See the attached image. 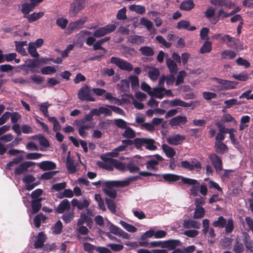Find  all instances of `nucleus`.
I'll list each match as a JSON object with an SVG mask.
<instances>
[{
  "label": "nucleus",
  "mask_w": 253,
  "mask_h": 253,
  "mask_svg": "<svg viewBox=\"0 0 253 253\" xmlns=\"http://www.w3.org/2000/svg\"><path fill=\"white\" fill-rule=\"evenodd\" d=\"M156 142L154 139L150 138L145 137L144 146L146 149L150 151H155L157 147L155 145Z\"/></svg>",
  "instance_id": "obj_33"
},
{
  "label": "nucleus",
  "mask_w": 253,
  "mask_h": 253,
  "mask_svg": "<svg viewBox=\"0 0 253 253\" xmlns=\"http://www.w3.org/2000/svg\"><path fill=\"white\" fill-rule=\"evenodd\" d=\"M31 138L33 140L38 139L40 144L45 148H47L50 146L48 139L42 134H36L32 136Z\"/></svg>",
  "instance_id": "obj_21"
},
{
  "label": "nucleus",
  "mask_w": 253,
  "mask_h": 253,
  "mask_svg": "<svg viewBox=\"0 0 253 253\" xmlns=\"http://www.w3.org/2000/svg\"><path fill=\"white\" fill-rule=\"evenodd\" d=\"M166 63L170 73L171 74H176L178 71V68L177 64L174 60L170 58H167L166 59Z\"/></svg>",
  "instance_id": "obj_30"
},
{
  "label": "nucleus",
  "mask_w": 253,
  "mask_h": 253,
  "mask_svg": "<svg viewBox=\"0 0 253 253\" xmlns=\"http://www.w3.org/2000/svg\"><path fill=\"white\" fill-rule=\"evenodd\" d=\"M170 104L171 106H181L183 107H189L192 106L193 102L190 103L184 102L180 99H174L170 101Z\"/></svg>",
  "instance_id": "obj_25"
},
{
  "label": "nucleus",
  "mask_w": 253,
  "mask_h": 253,
  "mask_svg": "<svg viewBox=\"0 0 253 253\" xmlns=\"http://www.w3.org/2000/svg\"><path fill=\"white\" fill-rule=\"evenodd\" d=\"M126 8L124 7L120 9L116 15L117 18L120 20H125L127 19V16L126 14Z\"/></svg>",
  "instance_id": "obj_62"
},
{
  "label": "nucleus",
  "mask_w": 253,
  "mask_h": 253,
  "mask_svg": "<svg viewBox=\"0 0 253 253\" xmlns=\"http://www.w3.org/2000/svg\"><path fill=\"white\" fill-rule=\"evenodd\" d=\"M127 42L133 44L139 45L144 42V39L139 35L129 36L127 38Z\"/></svg>",
  "instance_id": "obj_29"
},
{
  "label": "nucleus",
  "mask_w": 253,
  "mask_h": 253,
  "mask_svg": "<svg viewBox=\"0 0 253 253\" xmlns=\"http://www.w3.org/2000/svg\"><path fill=\"white\" fill-rule=\"evenodd\" d=\"M152 157V158L147 160L146 168L148 169L157 171L158 170V168L156 166L159 165V162L163 161L164 159L159 154H156Z\"/></svg>",
  "instance_id": "obj_8"
},
{
  "label": "nucleus",
  "mask_w": 253,
  "mask_h": 253,
  "mask_svg": "<svg viewBox=\"0 0 253 253\" xmlns=\"http://www.w3.org/2000/svg\"><path fill=\"white\" fill-rule=\"evenodd\" d=\"M118 86L121 92H128L129 90V81L126 79L122 80L118 84Z\"/></svg>",
  "instance_id": "obj_37"
},
{
  "label": "nucleus",
  "mask_w": 253,
  "mask_h": 253,
  "mask_svg": "<svg viewBox=\"0 0 253 253\" xmlns=\"http://www.w3.org/2000/svg\"><path fill=\"white\" fill-rule=\"evenodd\" d=\"M130 182V179L124 181H109L105 183L106 188L103 189L105 194L109 197L115 199L117 196V191L113 189L112 188L124 187L128 186Z\"/></svg>",
  "instance_id": "obj_1"
},
{
  "label": "nucleus",
  "mask_w": 253,
  "mask_h": 253,
  "mask_svg": "<svg viewBox=\"0 0 253 253\" xmlns=\"http://www.w3.org/2000/svg\"><path fill=\"white\" fill-rule=\"evenodd\" d=\"M102 160L104 161V162H97V165L101 168L104 169H105L112 171L114 169V164H113V158H105L104 157L102 158Z\"/></svg>",
  "instance_id": "obj_13"
},
{
  "label": "nucleus",
  "mask_w": 253,
  "mask_h": 253,
  "mask_svg": "<svg viewBox=\"0 0 253 253\" xmlns=\"http://www.w3.org/2000/svg\"><path fill=\"white\" fill-rule=\"evenodd\" d=\"M116 28V26L114 24L106 25L104 27H100L96 29L93 33V36L97 38H100L107 34L113 32Z\"/></svg>",
  "instance_id": "obj_7"
},
{
  "label": "nucleus",
  "mask_w": 253,
  "mask_h": 253,
  "mask_svg": "<svg viewBox=\"0 0 253 253\" xmlns=\"http://www.w3.org/2000/svg\"><path fill=\"white\" fill-rule=\"evenodd\" d=\"M122 136L126 139H132L136 136V134L135 132L131 127L127 126L125 128Z\"/></svg>",
  "instance_id": "obj_45"
},
{
  "label": "nucleus",
  "mask_w": 253,
  "mask_h": 253,
  "mask_svg": "<svg viewBox=\"0 0 253 253\" xmlns=\"http://www.w3.org/2000/svg\"><path fill=\"white\" fill-rule=\"evenodd\" d=\"M160 75V72L158 68L154 67H149L148 75L152 81H156L158 79Z\"/></svg>",
  "instance_id": "obj_27"
},
{
  "label": "nucleus",
  "mask_w": 253,
  "mask_h": 253,
  "mask_svg": "<svg viewBox=\"0 0 253 253\" xmlns=\"http://www.w3.org/2000/svg\"><path fill=\"white\" fill-rule=\"evenodd\" d=\"M35 8V5L33 3H24L22 5L21 12L24 15H29L28 14Z\"/></svg>",
  "instance_id": "obj_41"
},
{
  "label": "nucleus",
  "mask_w": 253,
  "mask_h": 253,
  "mask_svg": "<svg viewBox=\"0 0 253 253\" xmlns=\"http://www.w3.org/2000/svg\"><path fill=\"white\" fill-rule=\"evenodd\" d=\"M35 163L31 161H26L20 164L18 167H17L14 171V174L17 175H21L23 173L24 171H26L28 168L34 166Z\"/></svg>",
  "instance_id": "obj_11"
},
{
  "label": "nucleus",
  "mask_w": 253,
  "mask_h": 253,
  "mask_svg": "<svg viewBox=\"0 0 253 253\" xmlns=\"http://www.w3.org/2000/svg\"><path fill=\"white\" fill-rule=\"evenodd\" d=\"M221 55L222 58L228 57L229 59H232L236 56L235 52L231 50H225L221 52Z\"/></svg>",
  "instance_id": "obj_54"
},
{
  "label": "nucleus",
  "mask_w": 253,
  "mask_h": 253,
  "mask_svg": "<svg viewBox=\"0 0 253 253\" xmlns=\"http://www.w3.org/2000/svg\"><path fill=\"white\" fill-rule=\"evenodd\" d=\"M214 147L216 152L220 154H223L228 151V147L223 142L215 143Z\"/></svg>",
  "instance_id": "obj_40"
},
{
  "label": "nucleus",
  "mask_w": 253,
  "mask_h": 253,
  "mask_svg": "<svg viewBox=\"0 0 253 253\" xmlns=\"http://www.w3.org/2000/svg\"><path fill=\"white\" fill-rule=\"evenodd\" d=\"M243 242L247 249L250 250L251 252H253V241L251 240V237L249 235L245 236L243 239Z\"/></svg>",
  "instance_id": "obj_53"
},
{
  "label": "nucleus",
  "mask_w": 253,
  "mask_h": 253,
  "mask_svg": "<svg viewBox=\"0 0 253 253\" xmlns=\"http://www.w3.org/2000/svg\"><path fill=\"white\" fill-rule=\"evenodd\" d=\"M74 217V213L73 211H66L64 213L62 216V220L66 223L70 222Z\"/></svg>",
  "instance_id": "obj_56"
},
{
  "label": "nucleus",
  "mask_w": 253,
  "mask_h": 253,
  "mask_svg": "<svg viewBox=\"0 0 253 253\" xmlns=\"http://www.w3.org/2000/svg\"><path fill=\"white\" fill-rule=\"evenodd\" d=\"M190 179L193 180L195 181L193 184H188V185H191V187L190 189V194L191 195L193 196H197L198 194V191L199 190L200 187V183L196 179L190 178Z\"/></svg>",
  "instance_id": "obj_35"
},
{
  "label": "nucleus",
  "mask_w": 253,
  "mask_h": 253,
  "mask_svg": "<svg viewBox=\"0 0 253 253\" xmlns=\"http://www.w3.org/2000/svg\"><path fill=\"white\" fill-rule=\"evenodd\" d=\"M78 97L81 101H95V98L91 96L89 88L86 84H84L79 89L78 92Z\"/></svg>",
  "instance_id": "obj_5"
},
{
  "label": "nucleus",
  "mask_w": 253,
  "mask_h": 253,
  "mask_svg": "<svg viewBox=\"0 0 253 253\" xmlns=\"http://www.w3.org/2000/svg\"><path fill=\"white\" fill-rule=\"evenodd\" d=\"M110 63L114 64L122 70L130 72L133 70V66L126 60L117 57H112Z\"/></svg>",
  "instance_id": "obj_4"
},
{
  "label": "nucleus",
  "mask_w": 253,
  "mask_h": 253,
  "mask_svg": "<svg viewBox=\"0 0 253 253\" xmlns=\"http://www.w3.org/2000/svg\"><path fill=\"white\" fill-rule=\"evenodd\" d=\"M233 239L229 237H224L220 240L221 246L224 249H230L232 245Z\"/></svg>",
  "instance_id": "obj_51"
},
{
  "label": "nucleus",
  "mask_w": 253,
  "mask_h": 253,
  "mask_svg": "<svg viewBox=\"0 0 253 253\" xmlns=\"http://www.w3.org/2000/svg\"><path fill=\"white\" fill-rule=\"evenodd\" d=\"M165 90V87H155L153 88L152 92L150 96H155L159 99H162L164 96V91Z\"/></svg>",
  "instance_id": "obj_42"
},
{
  "label": "nucleus",
  "mask_w": 253,
  "mask_h": 253,
  "mask_svg": "<svg viewBox=\"0 0 253 253\" xmlns=\"http://www.w3.org/2000/svg\"><path fill=\"white\" fill-rule=\"evenodd\" d=\"M106 204L107 205L108 209L113 213H115L116 211V204L112 199L106 198L105 199Z\"/></svg>",
  "instance_id": "obj_52"
},
{
  "label": "nucleus",
  "mask_w": 253,
  "mask_h": 253,
  "mask_svg": "<svg viewBox=\"0 0 253 253\" xmlns=\"http://www.w3.org/2000/svg\"><path fill=\"white\" fill-rule=\"evenodd\" d=\"M45 240V235L43 232H40L38 235L36 241L34 244V248L39 249L44 245Z\"/></svg>",
  "instance_id": "obj_22"
},
{
  "label": "nucleus",
  "mask_w": 253,
  "mask_h": 253,
  "mask_svg": "<svg viewBox=\"0 0 253 253\" xmlns=\"http://www.w3.org/2000/svg\"><path fill=\"white\" fill-rule=\"evenodd\" d=\"M180 242L178 240H169L164 241L162 245L164 248H168L169 250H173L177 246L180 245Z\"/></svg>",
  "instance_id": "obj_18"
},
{
  "label": "nucleus",
  "mask_w": 253,
  "mask_h": 253,
  "mask_svg": "<svg viewBox=\"0 0 253 253\" xmlns=\"http://www.w3.org/2000/svg\"><path fill=\"white\" fill-rule=\"evenodd\" d=\"M140 176H145V177L150 176H155L160 177L159 179H157V181H161V182L163 181V179L161 177L160 174H156V173H152V172L146 171H139L138 175L131 176L128 178V180L130 179V181L135 180L138 178H140Z\"/></svg>",
  "instance_id": "obj_16"
},
{
  "label": "nucleus",
  "mask_w": 253,
  "mask_h": 253,
  "mask_svg": "<svg viewBox=\"0 0 253 253\" xmlns=\"http://www.w3.org/2000/svg\"><path fill=\"white\" fill-rule=\"evenodd\" d=\"M209 159L217 171L222 170V161L220 157L217 154L213 153L209 156Z\"/></svg>",
  "instance_id": "obj_12"
},
{
  "label": "nucleus",
  "mask_w": 253,
  "mask_h": 253,
  "mask_svg": "<svg viewBox=\"0 0 253 253\" xmlns=\"http://www.w3.org/2000/svg\"><path fill=\"white\" fill-rule=\"evenodd\" d=\"M37 47L34 45L33 42H29L28 44V51L29 53L33 57L38 58L39 57V54L37 51Z\"/></svg>",
  "instance_id": "obj_48"
},
{
  "label": "nucleus",
  "mask_w": 253,
  "mask_h": 253,
  "mask_svg": "<svg viewBox=\"0 0 253 253\" xmlns=\"http://www.w3.org/2000/svg\"><path fill=\"white\" fill-rule=\"evenodd\" d=\"M227 220L226 219L222 216H220L218 217L217 220L214 221L212 223V225L214 227H218V228H224L225 226Z\"/></svg>",
  "instance_id": "obj_46"
},
{
  "label": "nucleus",
  "mask_w": 253,
  "mask_h": 253,
  "mask_svg": "<svg viewBox=\"0 0 253 253\" xmlns=\"http://www.w3.org/2000/svg\"><path fill=\"white\" fill-rule=\"evenodd\" d=\"M205 214V210L203 207L196 208L193 215L194 219L201 218Z\"/></svg>",
  "instance_id": "obj_57"
},
{
  "label": "nucleus",
  "mask_w": 253,
  "mask_h": 253,
  "mask_svg": "<svg viewBox=\"0 0 253 253\" xmlns=\"http://www.w3.org/2000/svg\"><path fill=\"white\" fill-rule=\"evenodd\" d=\"M145 137L136 138L133 140V144L137 149H141L142 146H144Z\"/></svg>",
  "instance_id": "obj_63"
},
{
  "label": "nucleus",
  "mask_w": 253,
  "mask_h": 253,
  "mask_svg": "<svg viewBox=\"0 0 253 253\" xmlns=\"http://www.w3.org/2000/svg\"><path fill=\"white\" fill-rule=\"evenodd\" d=\"M39 168L43 170H52L56 169V164L51 161H43L38 164Z\"/></svg>",
  "instance_id": "obj_23"
},
{
  "label": "nucleus",
  "mask_w": 253,
  "mask_h": 253,
  "mask_svg": "<svg viewBox=\"0 0 253 253\" xmlns=\"http://www.w3.org/2000/svg\"><path fill=\"white\" fill-rule=\"evenodd\" d=\"M121 225L128 232L134 233L137 231V228L135 226L126 222L124 221H120Z\"/></svg>",
  "instance_id": "obj_58"
},
{
  "label": "nucleus",
  "mask_w": 253,
  "mask_h": 253,
  "mask_svg": "<svg viewBox=\"0 0 253 253\" xmlns=\"http://www.w3.org/2000/svg\"><path fill=\"white\" fill-rule=\"evenodd\" d=\"M139 51L143 55L146 56H152L154 55L153 49L148 46H144L139 48Z\"/></svg>",
  "instance_id": "obj_44"
},
{
  "label": "nucleus",
  "mask_w": 253,
  "mask_h": 253,
  "mask_svg": "<svg viewBox=\"0 0 253 253\" xmlns=\"http://www.w3.org/2000/svg\"><path fill=\"white\" fill-rule=\"evenodd\" d=\"M212 49V43L211 42H205L200 49V52L203 54L210 52Z\"/></svg>",
  "instance_id": "obj_49"
},
{
  "label": "nucleus",
  "mask_w": 253,
  "mask_h": 253,
  "mask_svg": "<svg viewBox=\"0 0 253 253\" xmlns=\"http://www.w3.org/2000/svg\"><path fill=\"white\" fill-rule=\"evenodd\" d=\"M155 231L153 230H149L143 233L140 237V239L143 241L139 242V245L141 247H147L148 243L145 241L147 238H151L154 236Z\"/></svg>",
  "instance_id": "obj_17"
},
{
  "label": "nucleus",
  "mask_w": 253,
  "mask_h": 253,
  "mask_svg": "<svg viewBox=\"0 0 253 253\" xmlns=\"http://www.w3.org/2000/svg\"><path fill=\"white\" fill-rule=\"evenodd\" d=\"M122 52L126 57L134 56L136 52L134 48L122 45Z\"/></svg>",
  "instance_id": "obj_32"
},
{
  "label": "nucleus",
  "mask_w": 253,
  "mask_h": 253,
  "mask_svg": "<svg viewBox=\"0 0 253 253\" xmlns=\"http://www.w3.org/2000/svg\"><path fill=\"white\" fill-rule=\"evenodd\" d=\"M43 15V12H34L30 15H24V17L27 18L28 22L31 23L42 17Z\"/></svg>",
  "instance_id": "obj_36"
},
{
  "label": "nucleus",
  "mask_w": 253,
  "mask_h": 253,
  "mask_svg": "<svg viewBox=\"0 0 253 253\" xmlns=\"http://www.w3.org/2000/svg\"><path fill=\"white\" fill-rule=\"evenodd\" d=\"M195 5L193 0H186L180 3L179 8L182 10L189 11L193 9Z\"/></svg>",
  "instance_id": "obj_28"
},
{
  "label": "nucleus",
  "mask_w": 253,
  "mask_h": 253,
  "mask_svg": "<svg viewBox=\"0 0 253 253\" xmlns=\"http://www.w3.org/2000/svg\"><path fill=\"white\" fill-rule=\"evenodd\" d=\"M37 62L38 60L35 59H29L25 61V64H22V66L29 68H35L38 67Z\"/></svg>",
  "instance_id": "obj_55"
},
{
  "label": "nucleus",
  "mask_w": 253,
  "mask_h": 253,
  "mask_svg": "<svg viewBox=\"0 0 253 253\" xmlns=\"http://www.w3.org/2000/svg\"><path fill=\"white\" fill-rule=\"evenodd\" d=\"M221 40L226 42L227 46L230 48H234L237 51L244 49L243 44L240 42L239 39L232 37L229 35H224L221 37Z\"/></svg>",
  "instance_id": "obj_3"
},
{
  "label": "nucleus",
  "mask_w": 253,
  "mask_h": 253,
  "mask_svg": "<svg viewBox=\"0 0 253 253\" xmlns=\"http://www.w3.org/2000/svg\"><path fill=\"white\" fill-rule=\"evenodd\" d=\"M136 157L137 158V159H136L137 165L140 167H143L144 165H147L148 159L152 158V156L148 155L144 157H141L139 156H136Z\"/></svg>",
  "instance_id": "obj_59"
},
{
  "label": "nucleus",
  "mask_w": 253,
  "mask_h": 253,
  "mask_svg": "<svg viewBox=\"0 0 253 253\" xmlns=\"http://www.w3.org/2000/svg\"><path fill=\"white\" fill-rule=\"evenodd\" d=\"M42 198L34 199L31 201L32 213L33 214L37 213L42 208Z\"/></svg>",
  "instance_id": "obj_20"
},
{
  "label": "nucleus",
  "mask_w": 253,
  "mask_h": 253,
  "mask_svg": "<svg viewBox=\"0 0 253 253\" xmlns=\"http://www.w3.org/2000/svg\"><path fill=\"white\" fill-rule=\"evenodd\" d=\"M129 8L130 10L136 12L139 14H143L146 10L145 7L141 5L131 4Z\"/></svg>",
  "instance_id": "obj_47"
},
{
  "label": "nucleus",
  "mask_w": 253,
  "mask_h": 253,
  "mask_svg": "<svg viewBox=\"0 0 253 253\" xmlns=\"http://www.w3.org/2000/svg\"><path fill=\"white\" fill-rule=\"evenodd\" d=\"M140 24L147 28L148 31L154 32L156 31V29L154 27L153 23L150 20L143 17L140 19Z\"/></svg>",
  "instance_id": "obj_38"
},
{
  "label": "nucleus",
  "mask_w": 253,
  "mask_h": 253,
  "mask_svg": "<svg viewBox=\"0 0 253 253\" xmlns=\"http://www.w3.org/2000/svg\"><path fill=\"white\" fill-rule=\"evenodd\" d=\"M162 178L164 179V181L168 182L169 183L175 182L179 179L181 180V182L184 184H191L195 182V181L190 179V178L183 177L182 176L173 173H165L162 175Z\"/></svg>",
  "instance_id": "obj_2"
},
{
  "label": "nucleus",
  "mask_w": 253,
  "mask_h": 253,
  "mask_svg": "<svg viewBox=\"0 0 253 253\" xmlns=\"http://www.w3.org/2000/svg\"><path fill=\"white\" fill-rule=\"evenodd\" d=\"M66 168L68 171L71 173H74L77 170L76 167L74 165V160L69 156H68L67 158Z\"/></svg>",
  "instance_id": "obj_43"
},
{
  "label": "nucleus",
  "mask_w": 253,
  "mask_h": 253,
  "mask_svg": "<svg viewBox=\"0 0 253 253\" xmlns=\"http://www.w3.org/2000/svg\"><path fill=\"white\" fill-rule=\"evenodd\" d=\"M162 149L168 158H172L175 155L176 152L173 148L166 144L162 145Z\"/></svg>",
  "instance_id": "obj_39"
},
{
  "label": "nucleus",
  "mask_w": 253,
  "mask_h": 253,
  "mask_svg": "<svg viewBox=\"0 0 253 253\" xmlns=\"http://www.w3.org/2000/svg\"><path fill=\"white\" fill-rule=\"evenodd\" d=\"M181 166L183 168L187 169L190 171H192L195 169H201V164L200 162L195 159L192 161L191 163H190L188 161L186 160L181 161Z\"/></svg>",
  "instance_id": "obj_10"
},
{
  "label": "nucleus",
  "mask_w": 253,
  "mask_h": 253,
  "mask_svg": "<svg viewBox=\"0 0 253 253\" xmlns=\"http://www.w3.org/2000/svg\"><path fill=\"white\" fill-rule=\"evenodd\" d=\"M225 232L226 233H231L234 228V223L232 218H229L226 222L225 226Z\"/></svg>",
  "instance_id": "obj_61"
},
{
  "label": "nucleus",
  "mask_w": 253,
  "mask_h": 253,
  "mask_svg": "<svg viewBox=\"0 0 253 253\" xmlns=\"http://www.w3.org/2000/svg\"><path fill=\"white\" fill-rule=\"evenodd\" d=\"M71 205L67 199H64L59 204L55 209L56 212L58 213H63L66 211L69 210Z\"/></svg>",
  "instance_id": "obj_15"
},
{
  "label": "nucleus",
  "mask_w": 253,
  "mask_h": 253,
  "mask_svg": "<svg viewBox=\"0 0 253 253\" xmlns=\"http://www.w3.org/2000/svg\"><path fill=\"white\" fill-rule=\"evenodd\" d=\"M233 251L235 253H241L244 250V248L243 244L240 243L238 240L236 241L233 247Z\"/></svg>",
  "instance_id": "obj_64"
},
{
  "label": "nucleus",
  "mask_w": 253,
  "mask_h": 253,
  "mask_svg": "<svg viewBox=\"0 0 253 253\" xmlns=\"http://www.w3.org/2000/svg\"><path fill=\"white\" fill-rule=\"evenodd\" d=\"M113 162L114 168L122 171H126V166L125 163L114 159H113Z\"/></svg>",
  "instance_id": "obj_50"
},
{
  "label": "nucleus",
  "mask_w": 253,
  "mask_h": 253,
  "mask_svg": "<svg viewBox=\"0 0 253 253\" xmlns=\"http://www.w3.org/2000/svg\"><path fill=\"white\" fill-rule=\"evenodd\" d=\"M183 226L185 228H194L199 229L201 224L196 220L186 219L184 220Z\"/></svg>",
  "instance_id": "obj_31"
},
{
  "label": "nucleus",
  "mask_w": 253,
  "mask_h": 253,
  "mask_svg": "<svg viewBox=\"0 0 253 253\" xmlns=\"http://www.w3.org/2000/svg\"><path fill=\"white\" fill-rule=\"evenodd\" d=\"M41 72L43 75H51L56 72V69L52 66H46L41 69Z\"/></svg>",
  "instance_id": "obj_60"
},
{
  "label": "nucleus",
  "mask_w": 253,
  "mask_h": 253,
  "mask_svg": "<svg viewBox=\"0 0 253 253\" xmlns=\"http://www.w3.org/2000/svg\"><path fill=\"white\" fill-rule=\"evenodd\" d=\"M212 80L216 82L219 84L223 85V86L220 88L216 86L218 89L220 90H229L234 89L236 88V85L238 84V83L237 82L230 81L216 77L212 78Z\"/></svg>",
  "instance_id": "obj_6"
},
{
  "label": "nucleus",
  "mask_w": 253,
  "mask_h": 253,
  "mask_svg": "<svg viewBox=\"0 0 253 253\" xmlns=\"http://www.w3.org/2000/svg\"><path fill=\"white\" fill-rule=\"evenodd\" d=\"M211 3L219 7H222L223 6L231 8L233 6V4L227 0H211Z\"/></svg>",
  "instance_id": "obj_24"
},
{
  "label": "nucleus",
  "mask_w": 253,
  "mask_h": 253,
  "mask_svg": "<svg viewBox=\"0 0 253 253\" xmlns=\"http://www.w3.org/2000/svg\"><path fill=\"white\" fill-rule=\"evenodd\" d=\"M176 28L178 29H183L190 31H193L196 29L195 26H190L189 22L186 20L179 21L177 24Z\"/></svg>",
  "instance_id": "obj_26"
},
{
  "label": "nucleus",
  "mask_w": 253,
  "mask_h": 253,
  "mask_svg": "<svg viewBox=\"0 0 253 253\" xmlns=\"http://www.w3.org/2000/svg\"><path fill=\"white\" fill-rule=\"evenodd\" d=\"M47 217L42 213H40L36 215L33 219L35 226L38 228L41 226V222H44Z\"/></svg>",
  "instance_id": "obj_34"
},
{
  "label": "nucleus",
  "mask_w": 253,
  "mask_h": 253,
  "mask_svg": "<svg viewBox=\"0 0 253 253\" xmlns=\"http://www.w3.org/2000/svg\"><path fill=\"white\" fill-rule=\"evenodd\" d=\"M185 139V137L182 135L175 134L169 137L167 141L170 144L177 145L180 144Z\"/></svg>",
  "instance_id": "obj_19"
},
{
  "label": "nucleus",
  "mask_w": 253,
  "mask_h": 253,
  "mask_svg": "<svg viewBox=\"0 0 253 253\" xmlns=\"http://www.w3.org/2000/svg\"><path fill=\"white\" fill-rule=\"evenodd\" d=\"M84 0H76L70 5L69 13L71 16H75L84 7Z\"/></svg>",
  "instance_id": "obj_9"
},
{
  "label": "nucleus",
  "mask_w": 253,
  "mask_h": 253,
  "mask_svg": "<svg viewBox=\"0 0 253 253\" xmlns=\"http://www.w3.org/2000/svg\"><path fill=\"white\" fill-rule=\"evenodd\" d=\"M187 121V118L186 116L178 115L170 119L169 125L172 127L184 125Z\"/></svg>",
  "instance_id": "obj_14"
}]
</instances>
